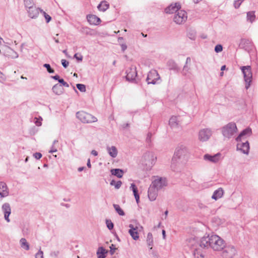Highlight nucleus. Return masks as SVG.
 Returning a JSON list of instances; mask_svg holds the SVG:
<instances>
[{"instance_id":"1","label":"nucleus","mask_w":258,"mask_h":258,"mask_svg":"<svg viewBox=\"0 0 258 258\" xmlns=\"http://www.w3.org/2000/svg\"><path fill=\"white\" fill-rule=\"evenodd\" d=\"M225 241L220 236L212 234L205 235L198 243L199 247L203 248H212L215 251H220L225 246Z\"/></svg>"},{"instance_id":"2","label":"nucleus","mask_w":258,"mask_h":258,"mask_svg":"<svg viewBox=\"0 0 258 258\" xmlns=\"http://www.w3.org/2000/svg\"><path fill=\"white\" fill-rule=\"evenodd\" d=\"M156 161V157L153 152H146L142 158V164L147 170H150L155 164Z\"/></svg>"},{"instance_id":"3","label":"nucleus","mask_w":258,"mask_h":258,"mask_svg":"<svg viewBox=\"0 0 258 258\" xmlns=\"http://www.w3.org/2000/svg\"><path fill=\"white\" fill-rule=\"evenodd\" d=\"M221 131L223 136L229 139L237 132V128L235 123L231 122L222 127Z\"/></svg>"},{"instance_id":"4","label":"nucleus","mask_w":258,"mask_h":258,"mask_svg":"<svg viewBox=\"0 0 258 258\" xmlns=\"http://www.w3.org/2000/svg\"><path fill=\"white\" fill-rule=\"evenodd\" d=\"M188 154V152L187 148L184 146L181 145L176 149L172 162H177V160H184L187 156Z\"/></svg>"},{"instance_id":"5","label":"nucleus","mask_w":258,"mask_h":258,"mask_svg":"<svg viewBox=\"0 0 258 258\" xmlns=\"http://www.w3.org/2000/svg\"><path fill=\"white\" fill-rule=\"evenodd\" d=\"M76 116L81 122L84 123H90L97 121V118L96 117L83 111L77 112Z\"/></svg>"},{"instance_id":"6","label":"nucleus","mask_w":258,"mask_h":258,"mask_svg":"<svg viewBox=\"0 0 258 258\" xmlns=\"http://www.w3.org/2000/svg\"><path fill=\"white\" fill-rule=\"evenodd\" d=\"M240 69L243 74L245 82V88L247 90L249 88L252 81V74L251 67L250 66H242L240 68Z\"/></svg>"},{"instance_id":"7","label":"nucleus","mask_w":258,"mask_h":258,"mask_svg":"<svg viewBox=\"0 0 258 258\" xmlns=\"http://www.w3.org/2000/svg\"><path fill=\"white\" fill-rule=\"evenodd\" d=\"M222 256L223 258H232L236 254V250L232 245H226L222 249Z\"/></svg>"},{"instance_id":"8","label":"nucleus","mask_w":258,"mask_h":258,"mask_svg":"<svg viewBox=\"0 0 258 258\" xmlns=\"http://www.w3.org/2000/svg\"><path fill=\"white\" fill-rule=\"evenodd\" d=\"M160 79V77L157 71L155 70H152L148 73L146 82L148 84L155 85L158 83L157 82Z\"/></svg>"},{"instance_id":"9","label":"nucleus","mask_w":258,"mask_h":258,"mask_svg":"<svg viewBox=\"0 0 258 258\" xmlns=\"http://www.w3.org/2000/svg\"><path fill=\"white\" fill-rule=\"evenodd\" d=\"M173 18L174 21L177 24H180L187 19L186 12L183 10H179Z\"/></svg>"},{"instance_id":"10","label":"nucleus","mask_w":258,"mask_h":258,"mask_svg":"<svg viewBox=\"0 0 258 258\" xmlns=\"http://www.w3.org/2000/svg\"><path fill=\"white\" fill-rule=\"evenodd\" d=\"M212 135V132L210 128H204L200 131L199 133V139L200 141L205 142L208 141Z\"/></svg>"},{"instance_id":"11","label":"nucleus","mask_w":258,"mask_h":258,"mask_svg":"<svg viewBox=\"0 0 258 258\" xmlns=\"http://www.w3.org/2000/svg\"><path fill=\"white\" fill-rule=\"evenodd\" d=\"M3 54L11 58H16L18 57L17 52L8 46H5L3 48Z\"/></svg>"},{"instance_id":"12","label":"nucleus","mask_w":258,"mask_h":258,"mask_svg":"<svg viewBox=\"0 0 258 258\" xmlns=\"http://www.w3.org/2000/svg\"><path fill=\"white\" fill-rule=\"evenodd\" d=\"M166 179L162 177L155 179L152 182L151 184V186L158 190L162 189L163 187L166 186Z\"/></svg>"},{"instance_id":"13","label":"nucleus","mask_w":258,"mask_h":258,"mask_svg":"<svg viewBox=\"0 0 258 258\" xmlns=\"http://www.w3.org/2000/svg\"><path fill=\"white\" fill-rule=\"evenodd\" d=\"M126 79L130 82L134 81L137 76V72L136 67L128 68L126 71Z\"/></svg>"},{"instance_id":"14","label":"nucleus","mask_w":258,"mask_h":258,"mask_svg":"<svg viewBox=\"0 0 258 258\" xmlns=\"http://www.w3.org/2000/svg\"><path fill=\"white\" fill-rule=\"evenodd\" d=\"M237 150L241 151L243 154H248L249 150V145L248 141L238 143L237 144Z\"/></svg>"},{"instance_id":"15","label":"nucleus","mask_w":258,"mask_h":258,"mask_svg":"<svg viewBox=\"0 0 258 258\" xmlns=\"http://www.w3.org/2000/svg\"><path fill=\"white\" fill-rule=\"evenodd\" d=\"M221 155V154L220 153H217L214 155L206 154L204 156V159L212 163H216L220 160Z\"/></svg>"},{"instance_id":"16","label":"nucleus","mask_w":258,"mask_h":258,"mask_svg":"<svg viewBox=\"0 0 258 258\" xmlns=\"http://www.w3.org/2000/svg\"><path fill=\"white\" fill-rule=\"evenodd\" d=\"M2 209L3 212L4 213V217H5V220L8 222H9L10 219H9V217L11 213V209L10 205L8 203H6L4 204H3V205L2 206Z\"/></svg>"},{"instance_id":"17","label":"nucleus","mask_w":258,"mask_h":258,"mask_svg":"<svg viewBox=\"0 0 258 258\" xmlns=\"http://www.w3.org/2000/svg\"><path fill=\"white\" fill-rule=\"evenodd\" d=\"M158 191L150 185L148 191V196L151 201H154L156 199Z\"/></svg>"},{"instance_id":"18","label":"nucleus","mask_w":258,"mask_h":258,"mask_svg":"<svg viewBox=\"0 0 258 258\" xmlns=\"http://www.w3.org/2000/svg\"><path fill=\"white\" fill-rule=\"evenodd\" d=\"M87 19L91 25H98L101 22V19L99 17L92 14L88 15L87 16Z\"/></svg>"},{"instance_id":"19","label":"nucleus","mask_w":258,"mask_h":258,"mask_svg":"<svg viewBox=\"0 0 258 258\" xmlns=\"http://www.w3.org/2000/svg\"><path fill=\"white\" fill-rule=\"evenodd\" d=\"M9 191L6 183L0 182V197L2 199L9 196Z\"/></svg>"},{"instance_id":"20","label":"nucleus","mask_w":258,"mask_h":258,"mask_svg":"<svg viewBox=\"0 0 258 258\" xmlns=\"http://www.w3.org/2000/svg\"><path fill=\"white\" fill-rule=\"evenodd\" d=\"M130 228L128 233L134 240H137L139 239V233L138 232V227H135L133 224H130L128 226Z\"/></svg>"},{"instance_id":"21","label":"nucleus","mask_w":258,"mask_h":258,"mask_svg":"<svg viewBox=\"0 0 258 258\" xmlns=\"http://www.w3.org/2000/svg\"><path fill=\"white\" fill-rule=\"evenodd\" d=\"M40 10V9H38L35 6L28 8L27 12L29 16L32 19L36 18L39 15V11Z\"/></svg>"},{"instance_id":"22","label":"nucleus","mask_w":258,"mask_h":258,"mask_svg":"<svg viewBox=\"0 0 258 258\" xmlns=\"http://www.w3.org/2000/svg\"><path fill=\"white\" fill-rule=\"evenodd\" d=\"M181 7L179 3H175L174 5H171L165 9V11L166 13H173L174 12L176 13L180 10Z\"/></svg>"},{"instance_id":"23","label":"nucleus","mask_w":258,"mask_h":258,"mask_svg":"<svg viewBox=\"0 0 258 258\" xmlns=\"http://www.w3.org/2000/svg\"><path fill=\"white\" fill-rule=\"evenodd\" d=\"M179 116H172L169 120V124L172 128L178 127L180 121L178 119Z\"/></svg>"},{"instance_id":"24","label":"nucleus","mask_w":258,"mask_h":258,"mask_svg":"<svg viewBox=\"0 0 258 258\" xmlns=\"http://www.w3.org/2000/svg\"><path fill=\"white\" fill-rule=\"evenodd\" d=\"M252 134V131L251 128L247 127L246 128L243 130L240 134L238 136V137L236 138V141L238 142H240L241 141V138L244 137V136L247 135L250 136Z\"/></svg>"},{"instance_id":"25","label":"nucleus","mask_w":258,"mask_h":258,"mask_svg":"<svg viewBox=\"0 0 258 258\" xmlns=\"http://www.w3.org/2000/svg\"><path fill=\"white\" fill-rule=\"evenodd\" d=\"M130 189L133 191L136 202L138 204L140 201V196L138 192V189L135 183H131Z\"/></svg>"},{"instance_id":"26","label":"nucleus","mask_w":258,"mask_h":258,"mask_svg":"<svg viewBox=\"0 0 258 258\" xmlns=\"http://www.w3.org/2000/svg\"><path fill=\"white\" fill-rule=\"evenodd\" d=\"M52 90L56 95H60L63 93L64 89L61 85L56 84L52 87Z\"/></svg>"},{"instance_id":"27","label":"nucleus","mask_w":258,"mask_h":258,"mask_svg":"<svg viewBox=\"0 0 258 258\" xmlns=\"http://www.w3.org/2000/svg\"><path fill=\"white\" fill-rule=\"evenodd\" d=\"M223 189L222 188L220 187L214 191L212 196V198L215 200H217L218 199L221 198L223 196Z\"/></svg>"},{"instance_id":"28","label":"nucleus","mask_w":258,"mask_h":258,"mask_svg":"<svg viewBox=\"0 0 258 258\" xmlns=\"http://www.w3.org/2000/svg\"><path fill=\"white\" fill-rule=\"evenodd\" d=\"M112 175L116 176L118 178H121L123 176L124 171L122 169L119 168L112 169L110 170Z\"/></svg>"},{"instance_id":"29","label":"nucleus","mask_w":258,"mask_h":258,"mask_svg":"<svg viewBox=\"0 0 258 258\" xmlns=\"http://www.w3.org/2000/svg\"><path fill=\"white\" fill-rule=\"evenodd\" d=\"M107 150L109 155L112 158H115L118 153L117 150L115 146H111V147H107Z\"/></svg>"},{"instance_id":"30","label":"nucleus","mask_w":258,"mask_h":258,"mask_svg":"<svg viewBox=\"0 0 258 258\" xmlns=\"http://www.w3.org/2000/svg\"><path fill=\"white\" fill-rule=\"evenodd\" d=\"M193 255L195 258H204V254L202 249L199 247H196L193 251Z\"/></svg>"},{"instance_id":"31","label":"nucleus","mask_w":258,"mask_h":258,"mask_svg":"<svg viewBox=\"0 0 258 258\" xmlns=\"http://www.w3.org/2000/svg\"><path fill=\"white\" fill-rule=\"evenodd\" d=\"M107 251L103 247H99L97 251L98 258H105Z\"/></svg>"},{"instance_id":"32","label":"nucleus","mask_w":258,"mask_h":258,"mask_svg":"<svg viewBox=\"0 0 258 258\" xmlns=\"http://www.w3.org/2000/svg\"><path fill=\"white\" fill-rule=\"evenodd\" d=\"M109 7V5L106 1H102L97 6V8L100 11L105 12Z\"/></svg>"},{"instance_id":"33","label":"nucleus","mask_w":258,"mask_h":258,"mask_svg":"<svg viewBox=\"0 0 258 258\" xmlns=\"http://www.w3.org/2000/svg\"><path fill=\"white\" fill-rule=\"evenodd\" d=\"M147 243L148 247L151 249L153 245V238L151 233H148L147 235Z\"/></svg>"},{"instance_id":"34","label":"nucleus","mask_w":258,"mask_h":258,"mask_svg":"<svg viewBox=\"0 0 258 258\" xmlns=\"http://www.w3.org/2000/svg\"><path fill=\"white\" fill-rule=\"evenodd\" d=\"M20 243L21 245V247L25 249V250H29V244L27 242V240L24 238H22L20 240Z\"/></svg>"},{"instance_id":"35","label":"nucleus","mask_w":258,"mask_h":258,"mask_svg":"<svg viewBox=\"0 0 258 258\" xmlns=\"http://www.w3.org/2000/svg\"><path fill=\"white\" fill-rule=\"evenodd\" d=\"M255 18L254 11H250L247 13V19L250 22L252 23Z\"/></svg>"},{"instance_id":"36","label":"nucleus","mask_w":258,"mask_h":258,"mask_svg":"<svg viewBox=\"0 0 258 258\" xmlns=\"http://www.w3.org/2000/svg\"><path fill=\"white\" fill-rule=\"evenodd\" d=\"M113 207L116 212L120 216H124L125 215L123 211L120 208V206L117 204H113Z\"/></svg>"},{"instance_id":"37","label":"nucleus","mask_w":258,"mask_h":258,"mask_svg":"<svg viewBox=\"0 0 258 258\" xmlns=\"http://www.w3.org/2000/svg\"><path fill=\"white\" fill-rule=\"evenodd\" d=\"M122 184V182L120 180H118L116 182L114 180H112L110 182L111 185H114L116 189H119Z\"/></svg>"},{"instance_id":"38","label":"nucleus","mask_w":258,"mask_h":258,"mask_svg":"<svg viewBox=\"0 0 258 258\" xmlns=\"http://www.w3.org/2000/svg\"><path fill=\"white\" fill-rule=\"evenodd\" d=\"M24 3L25 7L28 9L34 6V3L32 0H24Z\"/></svg>"},{"instance_id":"39","label":"nucleus","mask_w":258,"mask_h":258,"mask_svg":"<svg viewBox=\"0 0 258 258\" xmlns=\"http://www.w3.org/2000/svg\"><path fill=\"white\" fill-rule=\"evenodd\" d=\"M40 12L41 13L43 14V15L45 17L46 23H49L51 20V17L47 13H46L44 11H43L42 10H40Z\"/></svg>"},{"instance_id":"40","label":"nucleus","mask_w":258,"mask_h":258,"mask_svg":"<svg viewBox=\"0 0 258 258\" xmlns=\"http://www.w3.org/2000/svg\"><path fill=\"white\" fill-rule=\"evenodd\" d=\"M77 89L82 92H85L86 90V86L82 84H77L76 85Z\"/></svg>"},{"instance_id":"41","label":"nucleus","mask_w":258,"mask_h":258,"mask_svg":"<svg viewBox=\"0 0 258 258\" xmlns=\"http://www.w3.org/2000/svg\"><path fill=\"white\" fill-rule=\"evenodd\" d=\"M43 67L46 68L47 70V71L50 74L53 73L54 72V70L52 68H51L50 65L48 63L44 64Z\"/></svg>"},{"instance_id":"42","label":"nucleus","mask_w":258,"mask_h":258,"mask_svg":"<svg viewBox=\"0 0 258 258\" xmlns=\"http://www.w3.org/2000/svg\"><path fill=\"white\" fill-rule=\"evenodd\" d=\"M106 223L108 229L112 230L113 228L114 224L110 220H106Z\"/></svg>"},{"instance_id":"43","label":"nucleus","mask_w":258,"mask_h":258,"mask_svg":"<svg viewBox=\"0 0 258 258\" xmlns=\"http://www.w3.org/2000/svg\"><path fill=\"white\" fill-rule=\"evenodd\" d=\"M214 50L217 53L221 52L223 50V47L221 44H217L215 46Z\"/></svg>"},{"instance_id":"44","label":"nucleus","mask_w":258,"mask_h":258,"mask_svg":"<svg viewBox=\"0 0 258 258\" xmlns=\"http://www.w3.org/2000/svg\"><path fill=\"white\" fill-rule=\"evenodd\" d=\"M61 64L64 68H67L69 64V61L64 59H61Z\"/></svg>"},{"instance_id":"45","label":"nucleus","mask_w":258,"mask_h":258,"mask_svg":"<svg viewBox=\"0 0 258 258\" xmlns=\"http://www.w3.org/2000/svg\"><path fill=\"white\" fill-rule=\"evenodd\" d=\"M241 0H236L234 1V7L235 9H238L241 4V2H240Z\"/></svg>"},{"instance_id":"46","label":"nucleus","mask_w":258,"mask_h":258,"mask_svg":"<svg viewBox=\"0 0 258 258\" xmlns=\"http://www.w3.org/2000/svg\"><path fill=\"white\" fill-rule=\"evenodd\" d=\"M36 258H43V253L41 250H39L38 252L35 255Z\"/></svg>"},{"instance_id":"47","label":"nucleus","mask_w":258,"mask_h":258,"mask_svg":"<svg viewBox=\"0 0 258 258\" xmlns=\"http://www.w3.org/2000/svg\"><path fill=\"white\" fill-rule=\"evenodd\" d=\"M110 253L111 255H112L114 254V253L115 252V250L116 249L115 245L112 244L111 245V246H110Z\"/></svg>"},{"instance_id":"48","label":"nucleus","mask_w":258,"mask_h":258,"mask_svg":"<svg viewBox=\"0 0 258 258\" xmlns=\"http://www.w3.org/2000/svg\"><path fill=\"white\" fill-rule=\"evenodd\" d=\"M33 157L36 159H39L42 157V154L40 153L36 152L33 154Z\"/></svg>"},{"instance_id":"49","label":"nucleus","mask_w":258,"mask_h":258,"mask_svg":"<svg viewBox=\"0 0 258 258\" xmlns=\"http://www.w3.org/2000/svg\"><path fill=\"white\" fill-rule=\"evenodd\" d=\"M74 57L77 59L78 60V61H82V59H83V56L82 55H80V56H78V54L77 53H76L75 55H74Z\"/></svg>"},{"instance_id":"50","label":"nucleus","mask_w":258,"mask_h":258,"mask_svg":"<svg viewBox=\"0 0 258 258\" xmlns=\"http://www.w3.org/2000/svg\"><path fill=\"white\" fill-rule=\"evenodd\" d=\"M57 152V149L54 147V145H52L51 150L49 151V153H53Z\"/></svg>"},{"instance_id":"51","label":"nucleus","mask_w":258,"mask_h":258,"mask_svg":"<svg viewBox=\"0 0 258 258\" xmlns=\"http://www.w3.org/2000/svg\"><path fill=\"white\" fill-rule=\"evenodd\" d=\"M152 134L150 133H149L147 135L146 140L148 143L151 142V138Z\"/></svg>"},{"instance_id":"52","label":"nucleus","mask_w":258,"mask_h":258,"mask_svg":"<svg viewBox=\"0 0 258 258\" xmlns=\"http://www.w3.org/2000/svg\"><path fill=\"white\" fill-rule=\"evenodd\" d=\"M58 254H59V251H55L52 252L51 253V255L52 256H54V257H56Z\"/></svg>"},{"instance_id":"53","label":"nucleus","mask_w":258,"mask_h":258,"mask_svg":"<svg viewBox=\"0 0 258 258\" xmlns=\"http://www.w3.org/2000/svg\"><path fill=\"white\" fill-rule=\"evenodd\" d=\"M51 77L55 80H57L58 81L59 80H60L61 78H60L59 76L57 75H55V76H51Z\"/></svg>"},{"instance_id":"54","label":"nucleus","mask_w":258,"mask_h":258,"mask_svg":"<svg viewBox=\"0 0 258 258\" xmlns=\"http://www.w3.org/2000/svg\"><path fill=\"white\" fill-rule=\"evenodd\" d=\"M189 69V68L188 67L187 64H185L183 67V72H186L188 71Z\"/></svg>"},{"instance_id":"55","label":"nucleus","mask_w":258,"mask_h":258,"mask_svg":"<svg viewBox=\"0 0 258 258\" xmlns=\"http://www.w3.org/2000/svg\"><path fill=\"white\" fill-rule=\"evenodd\" d=\"M121 49H122V51H124L127 48V46L125 44H121Z\"/></svg>"},{"instance_id":"56","label":"nucleus","mask_w":258,"mask_h":258,"mask_svg":"<svg viewBox=\"0 0 258 258\" xmlns=\"http://www.w3.org/2000/svg\"><path fill=\"white\" fill-rule=\"evenodd\" d=\"M91 154L95 156H96L98 155V152L94 150H93L91 151Z\"/></svg>"},{"instance_id":"57","label":"nucleus","mask_w":258,"mask_h":258,"mask_svg":"<svg viewBox=\"0 0 258 258\" xmlns=\"http://www.w3.org/2000/svg\"><path fill=\"white\" fill-rule=\"evenodd\" d=\"M58 82L63 86V85L64 84L65 81L62 78H61L60 80H58Z\"/></svg>"},{"instance_id":"58","label":"nucleus","mask_w":258,"mask_h":258,"mask_svg":"<svg viewBox=\"0 0 258 258\" xmlns=\"http://www.w3.org/2000/svg\"><path fill=\"white\" fill-rule=\"evenodd\" d=\"M87 167L88 168H91V163H90V159H88V160L87 161Z\"/></svg>"},{"instance_id":"59","label":"nucleus","mask_w":258,"mask_h":258,"mask_svg":"<svg viewBox=\"0 0 258 258\" xmlns=\"http://www.w3.org/2000/svg\"><path fill=\"white\" fill-rule=\"evenodd\" d=\"M191 61V59L189 57H187L186 58V63H185V64H187L188 63H190Z\"/></svg>"},{"instance_id":"60","label":"nucleus","mask_w":258,"mask_h":258,"mask_svg":"<svg viewBox=\"0 0 258 258\" xmlns=\"http://www.w3.org/2000/svg\"><path fill=\"white\" fill-rule=\"evenodd\" d=\"M85 168V167H80L78 168V170L79 172L82 171Z\"/></svg>"},{"instance_id":"61","label":"nucleus","mask_w":258,"mask_h":258,"mask_svg":"<svg viewBox=\"0 0 258 258\" xmlns=\"http://www.w3.org/2000/svg\"><path fill=\"white\" fill-rule=\"evenodd\" d=\"M162 235H163V237L164 239L165 238V233H166V232L164 230H162Z\"/></svg>"},{"instance_id":"62","label":"nucleus","mask_w":258,"mask_h":258,"mask_svg":"<svg viewBox=\"0 0 258 258\" xmlns=\"http://www.w3.org/2000/svg\"><path fill=\"white\" fill-rule=\"evenodd\" d=\"M128 126H129V124H128V123H126L124 124L123 125V128H125V127H128Z\"/></svg>"},{"instance_id":"63","label":"nucleus","mask_w":258,"mask_h":258,"mask_svg":"<svg viewBox=\"0 0 258 258\" xmlns=\"http://www.w3.org/2000/svg\"><path fill=\"white\" fill-rule=\"evenodd\" d=\"M63 86L66 87H69V85L66 82H65L64 84L63 85Z\"/></svg>"},{"instance_id":"64","label":"nucleus","mask_w":258,"mask_h":258,"mask_svg":"<svg viewBox=\"0 0 258 258\" xmlns=\"http://www.w3.org/2000/svg\"><path fill=\"white\" fill-rule=\"evenodd\" d=\"M225 69H226V66H225V65H224V66H222L221 67V71H224V70H225Z\"/></svg>"}]
</instances>
